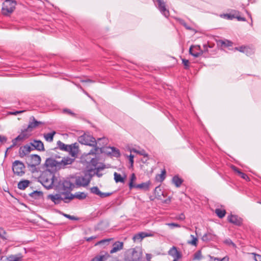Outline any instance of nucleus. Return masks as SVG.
<instances>
[{"mask_svg":"<svg viewBox=\"0 0 261 261\" xmlns=\"http://www.w3.org/2000/svg\"><path fill=\"white\" fill-rule=\"evenodd\" d=\"M71 180H72L71 179ZM75 188V185L73 182V180L66 179L61 180L59 182L58 186V189L59 192L62 193V195L68 196L69 197H72L73 199L72 194H71L70 192L73 188Z\"/></svg>","mask_w":261,"mask_h":261,"instance_id":"obj_1","label":"nucleus"},{"mask_svg":"<svg viewBox=\"0 0 261 261\" xmlns=\"http://www.w3.org/2000/svg\"><path fill=\"white\" fill-rule=\"evenodd\" d=\"M39 180L45 188L50 189L55 182V175L48 171H44L40 176Z\"/></svg>","mask_w":261,"mask_h":261,"instance_id":"obj_2","label":"nucleus"},{"mask_svg":"<svg viewBox=\"0 0 261 261\" xmlns=\"http://www.w3.org/2000/svg\"><path fill=\"white\" fill-rule=\"evenodd\" d=\"M142 252L139 248H130L125 252L124 260L125 261H141Z\"/></svg>","mask_w":261,"mask_h":261,"instance_id":"obj_3","label":"nucleus"},{"mask_svg":"<svg viewBox=\"0 0 261 261\" xmlns=\"http://www.w3.org/2000/svg\"><path fill=\"white\" fill-rule=\"evenodd\" d=\"M44 166L46 168L45 171H48L54 174V172L60 170L59 160L53 158H49L46 160Z\"/></svg>","mask_w":261,"mask_h":261,"instance_id":"obj_4","label":"nucleus"},{"mask_svg":"<svg viewBox=\"0 0 261 261\" xmlns=\"http://www.w3.org/2000/svg\"><path fill=\"white\" fill-rule=\"evenodd\" d=\"M16 3L12 0H6L3 4L2 13L4 15L8 16L12 14L15 9Z\"/></svg>","mask_w":261,"mask_h":261,"instance_id":"obj_5","label":"nucleus"},{"mask_svg":"<svg viewBox=\"0 0 261 261\" xmlns=\"http://www.w3.org/2000/svg\"><path fill=\"white\" fill-rule=\"evenodd\" d=\"M47 198L50 199L55 204H59L62 201H63L65 202H68L70 200H72V197H69L68 196L67 197L65 195H62V193L61 192H59V193L56 194V195H48L47 196Z\"/></svg>","mask_w":261,"mask_h":261,"instance_id":"obj_6","label":"nucleus"},{"mask_svg":"<svg viewBox=\"0 0 261 261\" xmlns=\"http://www.w3.org/2000/svg\"><path fill=\"white\" fill-rule=\"evenodd\" d=\"M78 141L82 144L91 146L95 147L97 144L94 138L86 134L80 136L78 138Z\"/></svg>","mask_w":261,"mask_h":261,"instance_id":"obj_7","label":"nucleus"},{"mask_svg":"<svg viewBox=\"0 0 261 261\" xmlns=\"http://www.w3.org/2000/svg\"><path fill=\"white\" fill-rule=\"evenodd\" d=\"M12 169L15 174L22 176L24 174L25 166L22 162L15 161L13 163Z\"/></svg>","mask_w":261,"mask_h":261,"instance_id":"obj_8","label":"nucleus"},{"mask_svg":"<svg viewBox=\"0 0 261 261\" xmlns=\"http://www.w3.org/2000/svg\"><path fill=\"white\" fill-rule=\"evenodd\" d=\"M75 186L86 187L89 185L90 181V178L88 175L84 176H77L75 178H72Z\"/></svg>","mask_w":261,"mask_h":261,"instance_id":"obj_9","label":"nucleus"},{"mask_svg":"<svg viewBox=\"0 0 261 261\" xmlns=\"http://www.w3.org/2000/svg\"><path fill=\"white\" fill-rule=\"evenodd\" d=\"M30 134L28 133V132L24 129L22 130L20 135H19L16 138L12 140V145L11 146V148L17 145V142H21L24 140L28 138Z\"/></svg>","mask_w":261,"mask_h":261,"instance_id":"obj_10","label":"nucleus"},{"mask_svg":"<svg viewBox=\"0 0 261 261\" xmlns=\"http://www.w3.org/2000/svg\"><path fill=\"white\" fill-rule=\"evenodd\" d=\"M41 162L40 157L36 154H32L28 157L27 163L29 166L35 167L40 164Z\"/></svg>","mask_w":261,"mask_h":261,"instance_id":"obj_11","label":"nucleus"},{"mask_svg":"<svg viewBox=\"0 0 261 261\" xmlns=\"http://www.w3.org/2000/svg\"><path fill=\"white\" fill-rule=\"evenodd\" d=\"M158 3V8L161 12L166 17H168L169 16V11L166 8L165 2L163 0H156Z\"/></svg>","mask_w":261,"mask_h":261,"instance_id":"obj_12","label":"nucleus"},{"mask_svg":"<svg viewBox=\"0 0 261 261\" xmlns=\"http://www.w3.org/2000/svg\"><path fill=\"white\" fill-rule=\"evenodd\" d=\"M42 124H43L42 122L37 121L35 119L34 117L32 116L30 118V121L29 122V125L25 129L28 132H31L33 129L36 128L39 125Z\"/></svg>","mask_w":261,"mask_h":261,"instance_id":"obj_13","label":"nucleus"},{"mask_svg":"<svg viewBox=\"0 0 261 261\" xmlns=\"http://www.w3.org/2000/svg\"><path fill=\"white\" fill-rule=\"evenodd\" d=\"M190 54L195 57H198L201 55L203 51L201 49V47L199 45H192L189 49Z\"/></svg>","mask_w":261,"mask_h":261,"instance_id":"obj_14","label":"nucleus"},{"mask_svg":"<svg viewBox=\"0 0 261 261\" xmlns=\"http://www.w3.org/2000/svg\"><path fill=\"white\" fill-rule=\"evenodd\" d=\"M74 158H71L69 157H64L61 160H59L60 168H64L66 166L71 165L74 161Z\"/></svg>","mask_w":261,"mask_h":261,"instance_id":"obj_15","label":"nucleus"},{"mask_svg":"<svg viewBox=\"0 0 261 261\" xmlns=\"http://www.w3.org/2000/svg\"><path fill=\"white\" fill-rule=\"evenodd\" d=\"M31 146V145L27 144L20 148L19 153L21 158H23L29 154V153L33 149Z\"/></svg>","mask_w":261,"mask_h":261,"instance_id":"obj_16","label":"nucleus"},{"mask_svg":"<svg viewBox=\"0 0 261 261\" xmlns=\"http://www.w3.org/2000/svg\"><path fill=\"white\" fill-rule=\"evenodd\" d=\"M90 192L94 194L99 196L101 198L108 197L112 194V193L101 192L97 187H93L90 188Z\"/></svg>","mask_w":261,"mask_h":261,"instance_id":"obj_17","label":"nucleus"},{"mask_svg":"<svg viewBox=\"0 0 261 261\" xmlns=\"http://www.w3.org/2000/svg\"><path fill=\"white\" fill-rule=\"evenodd\" d=\"M168 254L173 257L174 259H180L182 257L181 253L178 251L177 248L175 246H173L168 251Z\"/></svg>","mask_w":261,"mask_h":261,"instance_id":"obj_18","label":"nucleus"},{"mask_svg":"<svg viewBox=\"0 0 261 261\" xmlns=\"http://www.w3.org/2000/svg\"><path fill=\"white\" fill-rule=\"evenodd\" d=\"M69 146L67 151H69L72 157L75 159L79 152V146L77 143H74L69 145Z\"/></svg>","mask_w":261,"mask_h":261,"instance_id":"obj_19","label":"nucleus"},{"mask_svg":"<svg viewBox=\"0 0 261 261\" xmlns=\"http://www.w3.org/2000/svg\"><path fill=\"white\" fill-rule=\"evenodd\" d=\"M227 219L229 222L236 225L240 226L242 224V219L236 215H231Z\"/></svg>","mask_w":261,"mask_h":261,"instance_id":"obj_20","label":"nucleus"},{"mask_svg":"<svg viewBox=\"0 0 261 261\" xmlns=\"http://www.w3.org/2000/svg\"><path fill=\"white\" fill-rule=\"evenodd\" d=\"M30 145L33 146L35 149L39 151L44 150V147L43 143L40 140H34L33 142L30 143Z\"/></svg>","mask_w":261,"mask_h":261,"instance_id":"obj_21","label":"nucleus"},{"mask_svg":"<svg viewBox=\"0 0 261 261\" xmlns=\"http://www.w3.org/2000/svg\"><path fill=\"white\" fill-rule=\"evenodd\" d=\"M123 242L119 241L116 242L113 245V247L110 251V253L112 254L121 250L123 248Z\"/></svg>","mask_w":261,"mask_h":261,"instance_id":"obj_22","label":"nucleus"},{"mask_svg":"<svg viewBox=\"0 0 261 261\" xmlns=\"http://www.w3.org/2000/svg\"><path fill=\"white\" fill-rule=\"evenodd\" d=\"M236 49L241 52L245 53L247 56H250L254 53L252 49L249 47L246 46H241L239 47H236Z\"/></svg>","mask_w":261,"mask_h":261,"instance_id":"obj_23","label":"nucleus"},{"mask_svg":"<svg viewBox=\"0 0 261 261\" xmlns=\"http://www.w3.org/2000/svg\"><path fill=\"white\" fill-rule=\"evenodd\" d=\"M231 168L235 172L237 173L238 175L240 176L242 178L245 179L246 181L250 180V178L247 176V175L241 172L237 167H236L234 166H232Z\"/></svg>","mask_w":261,"mask_h":261,"instance_id":"obj_24","label":"nucleus"},{"mask_svg":"<svg viewBox=\"0 0 261 261\" xmlns=\"http://www.w3.org/2000/svg\"><path fill=\"white\" fill-rule=\"evenodd\" d=\"M216 238L215 234H212L211 232H207L203 236L202 240L205 242H208L211 240H213Z\"/></svg>","mask_w":261,"mask_h":261,"instance_id":"obj_25","label":"nucleus"},{"mask_svg":"<svg viewBox=\"0 0 261 261\" xmlns=\"http://www.w3.org/2000/svg\"><path fill=\"white\" fill-rule=\"evenodd\" d=\"M22 258L21 254L17 255H11L7 257V259L9 261H20Z\"/></svg>","mask_w":261,"mask_h":261,"instance_id":"obj_26","label":"nucleus"},{"mask_svg":"<svg viewBox=\"0 0 261 261\" xmlns=\"http://www.w3.org/2000/svg\"><path fill=\"white\" fill-rule=\"evenodd\" d=\"M30 182L28 180H24L20 181L18 184V188L20 190H24L29 186Z\"/></svg>","mask_w":261,"mask_h":261,"instance_id":"obj_27","label":"nucleus"},{"mask_svg":"<svg viewBox=\"0 0 261 261\" xmlns=\"http://www.w3.org/2000/svg\"><path fill=\"white\" fill-rule=\"evenodd\" d=\"M56 132L53 131L51 133L44 134V137L46 141L51 142Z\"/></svg>","mask_w":261,"mask_h":261,"instance_id":"obj_28","label":"nucleus"},{"mask_svg":"<svg viewBox=\"0 0 261 261\" xmlns=\"http://www.w3.org/2000/svg\"><path fill=\"white\" fill-rule=\"evenodd\" d=\"M172 182L177 187H179L181 185L183 180L177 176H175L172 178Z\"/></svg>","mask_w":261,"mask_h":261,"instance_id":"obj_29","label":"nucleus"},{"mask_svg":"<svg viewBox=\"0 0 261 261\" xmlns=\"http://www.w3.org/2000/svg\"><path fill=\"white\" fill-rule=\"evenodd\" d=\"M114 179L116 182H124V178L122 177L120 174L115 172L114 174Z\"/></svg>","mask_w":261,"mask_h":261,"instance_id":"obj_30","label":"nucleus"},{"mask_svg":"<svg viewBox=\"0 0 261 261\" xmlns=\"http://www.w3.org/2000/svg\"><path fill=\"white\" fill-rule=\"evenodd\" d=\"M215 213L220 218H222L225 216L226 214V211L225 210L217 208L215 210Z\"/></svg>","mask_w":261,"mask_h":261,"instance_id":"obj_31","label":"nucleus"},{"mask_svg":"<svg viewBox=\"0 0 261 261\" xmlns=\"http://www.w3.org/2000/svg\"><path fill=\"white\" fill-rule=\"evenodd\" d=\"M73 199L74 198H77L79 199H84L86 198L87 195L84 192H77L74 195H72Z\"/></svg>","mask_w":261,"mask_h":261,"instance_id":"obj_32","label":"nucleus"},{"mask_svg":"<svg viewBox=\"0 0 261 261\" xmlns=\"http://www.w3.org/2000/svg\"><path fill=\"white\" fill-rule=\"evenodd\" d=\"M57 145L60 149L67 151L69 147V145L65 144L60 141L57 142Z\"/></svg>","mask_w":261,"mask_h":261,"instance_id":"obj_33","label":"nucleus"},{"mask_svg":"<svg viewBox=\"0 0 261 261\" xmlns=\"http://www.w3.org/2000/svg\"><path fill=\"white\" fill-rule=\"evenodd\" d=\"M131 151L137 153L140 155L144 156V157L148 158V155L147 153H146L144 149H142L141 150H138L136 149L133 148L131 150Z\"/></svg>","mask_w":261,"mask_h":261,"instance_id":"obj_34","label":"nucleus"},{"mask_svg":"<svg viewBox=\"0 0 261 261\" xmlns=\"http://www.w3.org/2000/svg\"><path fill=\"white\" fill-rule=\"evenodd\" d=\"M166 171L164 170L162 171L160 174H158L156 176V179L159 181H163L165 178Z\"/></svg>","mask_w":261,"mask_h":261,"instance_id":"obj_35","label":"nucleus"},{"mask_svg":"<svg viewBox=\"0 0 261 261\" xmlns=\"http://www.w3.org/2000/svg\"><path fill=\"white\" fill-rule=\"evenodd\" d=\"M0 238L4 240L7 239V233L2 227H0Z\"/></svg>","mask_w":261,"mask_h":261,"instance_id":"obj_36","label":"nucleus"},{"mask_svg":"<svg viewBox=\"0 0 261 261\" xmlns=\"http://www.w3.org/2000/svg\"><path fill=\"white\" fill-rule=\"evenodd\" d=\"M190 237L192 238V240L189 241L188 242V243L189 244H191L192 245H193V246H197V242H198L197 238L192 234H191Z\"/></svg>","mask_w":261,"mask_h":261,"instance_id":"obj_37","label":"nucleus"},{"mask_svg":"<svg viewBox=\"0 0 261 261\" xmlns=\"http://www.w3.org/2000/svg\"><path fill=\"white\" fill-rule=\"evenodd\" d=\"M148 187L149 185L147 183L143 182L140 184L135 185L134 188L147 190L148 189Z\"/></svg>","mask_w":261,"mask_h":261,"instance_id":"obj_38","label":"nucleus"},{"mask_svg":"<svg viewBox=\"0 0 261 261\" xmlns=\"http://www.w3.org/2000/svg\"><path fill=\"white\" fill-rule=\"evenodd\" d=\"M43 195L42 192L40 191H34L32 193L30 194V195L35 198H38L39 197H42Z\"/></svg>","mask_w":261,"mask_h":261,"instance_id":"obj_39","label":"nucleus"},{"mask_svg":"<svg viewBox=\"0 0 261 261\" xmlns=\"http://www.w3.org/2000/svg\"><path fill=\"white\" fill-rule=\"evenodd\" d=\"M219 43L221 46H231L232 45V43L229 41V40H220L219 41Z\"/></svg>","mask_w":261,"mask_h":261,"instance_id":"obj_40","label":"nucleus"},{"mask_svg":"<svg viewBox=\"0 0 261 261\" xmlns=\"http://www.w3.org/2000/svg\"><path fill=\"white\" fill-rule=\"evenodd\" d=\"M136 177L134 173H133L131 175L130 182L129 184V187L130 189H132L133 188L135 187V185H134L133 182L136 180Z\"/></svg>","mask_w":261,"mask_h":261,"instance_id":"obj_41","label":"nucleus"},{"mask_svg":"<svg viewBox=\"0 0 261 261\" xmlns=\"http://www.w3.org/2000/svg\"><path fill=\"white\" fill-rule=\"evenodd\" d=\"M240 13L238 11H234V18H237L238 21H245L246 19L245 17H241L239 15Z\"/></svg>","mask_w":261,"mask_h":261,"instance_id":"obj_42","label":"nucleus"},{"mask_svg":"<svg viewBox=\"0 0 261 261\" xmlns=\"http://www.w3.org/2000/svg\"><path fill=\"white\" fill-rule=\"evenodd\" d=\"M182 63L184 64V65L185 66V68L186 69H189V66H189L190 62L188 60H187L185 59H182Z\"/></svg>","mask_w":261,"mask_h":261,"instance_id":"obj_43","label":"nucleus"},{"mask_svg":"<svg viewBox=\"0 0 261 261\" xmlns=\"http://www.w3.org/2000/svg\"><path fill=\"white\" fill-rule=\"evenodd\" d=\"M221 16L223 17L224 18H225L227 19H232L234 18V14H224L223 15H221Z\"/></svg>","mask_w":261,"mask_h":261,"instance_id":"obj_44","label":"nucleus"},{"mask_svg":"<svg viewBox=\"0 0 261 261\" xmlns=\"http://www.w3.org/2000/svg\"><path fill=\"white\" fill-rule=\"evenodd\" d=\"M251 254H252L254 256V258L255 261H261V255L257 254L255 253H251Z\"/></svg>","mask_w":261,"mask_h":261,"instance_id":"obj_45","label":"nucleus"},{"mask_svg":"<svg viewBox=\"0 0 261 261\" xmlns=\"http://www.w3.org/2000/svg\"><path fill=\"white\" fill-rule=\"evenodd\" d=\"M166 225L170 226L172 228L173 227H180V225L179 224H178L177 223H167Z\"/></svg>","mask_w":261,"mask_h":261,"instance_id":"obj_46","label":"nucleus"},{"mask_svg":"<svg viewBox=\"0 0 261 261\" xmlns=\"http://www.w3.org/2000/svg\"><path fill=\"white\" fill-rule=\"evenodd\" d=\"M180 23L181 24H182L183 26H184L187 30H192V28L190 26H189L183 20H180Z\"/></svg>","mask_w":261,"mask_h":261,"instance_id":"obj_47","label":"nucleus"},{"mask_svg":"<svg viewBox=\"0 0 261 261\" xmlns=\"http://www.w3.org/2000/svg\"><path fill=\"white\" fill-rule=\"evenodd\" d=\"M104 257V255L96 256L92 260V261H102Z\"/></svg>","mask_w":261,"mask_h":261,"instance_id":"obj_48","label":"nucleus"},{"mask_svg":"<svg viewBox=\"0 0 261 261\" xmlns=\"http://www.w3.org/2000/svg\"><path fill=\"white\" fill-rule=\"evenodd\" d=\"M175 219L179 220H184L185 219V216L183 213L179 214V215L176 216Z\"/></svg>","mask_w":261,"mask_h":261,"instance_id":"obj_49","label":"nucleus"},{"mask_svg":"<svg viewBox=\"0 0 261 261\" xmlns=\"http://www.w3.org/2000/svg\"><path fill=\"white\" fill-rule=\"evenodd\" d=\"M111 149L115 156H118L120 155V152L118 149H117L115 147H112Z\"/></svg>","mask_w":261,"mask_h":261,"instance_id":"obj_50","label":"nucleus"},{"mask_svg":"<svg viewBox=\"0 0 261 261\" xmlns=\"http://www.w3.org/2000/svg\"><path fill=\"white\" fill-rule=\"evenodd\" d=\"M111 240H112V239H105V240H101L99 242H98L95 245H100V244H103L106 242H109V241H110Z\"/></svg>","mask_w":261,"mask_h":261,"instance_id":"obj_51","label":"nucleus"},{"mask_svg":"<svg viewBox=\"0 0 261 261\" xmlns=\"http://www.w3.org/2000/svg\"><path fill=\"white\" fill-rule=\"evenodd\" d=\"M142 234H140V233L136 234L135 236H134L133 239L134 240V241L141 240H142L141 237H142L141 236Z\"/></svg>","mask_w":261,"mask_h":261,"instance_id":"obj_52","label":"nucleus"},{"mask_svg":"<svg viewBox=\"0 0 261 261\" xmlns=\"http://www.w3.org/2000/svg\"><path fill=\"white\" fill-rule=\"evenodd\" d=\"M201 258V253L200 251L196 252L194 254V258L197 259H200Z\"/></svg>","mask_w":261,"mask_h":261,"instance_id":"obj_53","label":"nucleus"},{"mask_svg":"<svg viewBox=\"0 0 261 261\" xmlns=\"http://www.w3.org/2000/svg\"><path fill=\"white\" fill-rule=\"evenodd\" d=\"M63 112L65 113H66V114H68L69 115H70L71 116H74L75 114L74 113H73L69 109H64L63 110Z\"/></svg>","mask_w":261,"mask_h":261,"instance_id":"obj_54","label":"nucleus"},{"mask_svg":"<svg viewBox=\"0 0 261 261\" xmlns=\"http://www.w3.org/2000/svg\"><path fill=\"white\" fill-rule=\"evenodd\" d=\"M129 163L130 164V166L133 167V163H134V155H133L130 154V155L129 156Z\"/></svg>","mask_w":261,"mask_h":261,"instance_id":"obj_55","label":"nucleus"},{"mask_svg":"<svg viewBox=\"0 0 261 261\" xmlns=\"http://www.w3.org/2000/svg\"><path fill=\"white\" fill-rule=\"evenodd\" d=\"M107 139L105 138H99L97 140L98 142H99L100 141H102V145H104L105 144H107Z\"/></svg>","mask_w":261,"mask_h":261,"instance_id":"obj_56","label":"nucleus"},{"mask_svg":"<svg viewBox=\"0 0 261 261\" xmlns=\"http://www.w3.org/2000/svg\"><path fill=\"white\" fill-rule=\"evenodd\" d=\"M209 257L210 258V261H220L221 259L218 257H214L211 255H209Z\"/></svg>","mask_w":261,"mask_h":261,"instance_id":"obj_57","label":"nucleus"},{"mask_svg":"<svg viewBox=\"0 0 261 261\" xmlns=\"http://www.w3.org/2000/svg\"><path fill=\"white\" fill-rule=\"evenodd\" d=\"M7 140V139L5 136H1L0 135V142L1 143H5Z\"/></svg>","mask_w":261,"mask_h":261,"instance_id":"obj_58","label":"nucleus"},{"mask_svg":"<svg viewBox=\"0 0 261 261\" xmlns=\"http://www.w3.org/2000/svg\"><path fill=\"white\" fill-rule=\"evenodd\" d=\"M98 147H95L94 149H92L89 152V154H95L96 153V152L98 150Z\"/></svg>","mask_w":261,"mask_h":261,"instance_id":"obj_59","label":"nucleus"},{"mask_svg":"<svg viewBox=\"0 0 261 261\" xmlns=\"http://www.w3.org/2000/svg\"><path fill=\"white\" fill-rule=\"evenodd\" d=\"M64 216L70 220H76V218H75L74 216H72L68 214H64Z\"/></svg>","mask_w":261,"mask_h":261,"instance_id":"obj_60","label":"nucleus"},{"mask_svg":"<svg viewBox=\"0 0 261 261\" xmlns=\"http://www.w3.org/2000/svg\"><path fill=\"white\" fill-rule=\"evenodd\" d=\"M81 82H82V83H93L94 81L90 80V79H87L86 80H81Z\"/></svg>","mask_w":261,"mask_h":261,"instance_id":"obj_61","label":"nucleus"},{"mask_svg":"<svg viewBox=\"0 0 261 261\" xmlns=\"http://www.w3.org/2000/svg\"><path fill=\"white\" fill-rule=\"evenodd\" d=\"M225 243L228 244V245H234V244L232 243V242L230 240H226L225 241Z\"/></svg>","mask_w":261,"mask_h":261,"instance_id":"obj_62","label":"nucleus"},{"mask_svg":"<svg viewBox=\"0 0 261 261\" xmlns=\"http://www.w3.org/2000/svg\"><path fill=\"white\" fill-rule=\"evenodd\" d=\"M203 48H204V50H203V51H205V52H207L208 51V44H204L203 45Z\"/></svg>","mask_w":261,"mask_h":261,"instance_id":"obj_63","label":"nucleus"},{"mask_svg":"<svg viewBox=\"0 0 261 261\" xmlns=\"http://www.w3.org/2000/svg\"><path fill=\"white\" fill-rule=\"evenodd\" d=\"M96 238V237H91L87 238L86 239L87 241L89 242V241H91L92 240L95 239Z\"/></svg>","mask_w":261,"mask_h":261,"instance_id":"obj_64","label":"nucleus"}]
</instances>
